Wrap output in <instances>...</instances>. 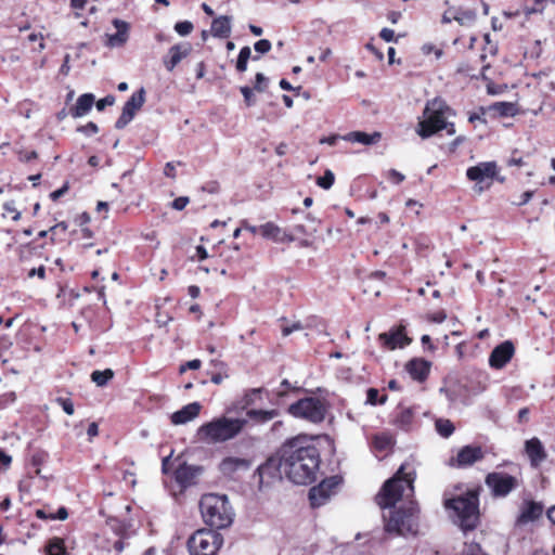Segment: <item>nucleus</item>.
Listing matches in <instances>:
<instances>
[{
	"instance_id": "obj_26",
	"label": "nucleus",
	"mask_w": 555,
	"mask_h": 555,
	"mask_svg": "<svg viewBox=\"0 0 555 555\" xmlns=\"http://www.w3.org/2000/svg\"><path fill=\"white\" fill-rule=\"evenodd\" d=\"M201 411V404L197 402L189 403L188 405L183 406L181 410L175 412L170 420L171 423L175 425L185 424L193 418H195Z\"/></svg>"
},
{
	"instance_id": "obj_11",
	"label": "nucleus",
	"mask_w": 555,
	"mask_h": 555,
	"mask_svg": "<svg viewBox=\"0 0 555 555\" xmlns=\"http://www.w3.org/2000/svg\"><path fill=\"white\" fill-rule=\"evenodd\" d=\"M486 452L481 446L467 444L462 447L455 456L450 459V466L456 468H466L485 459Z\"/></svg>"
},
{
	"instance_id": "obj_18",
	"label": "nucleus",
	"mask_w": 555,
	"mask_h": 555,
	"mask_svg": "<svg viewBox=\"0 0 555 555\" xmlns=\"http://www.w3.org/2000/svg\"><path fill=\"white\" fill-rule=\"evenodd\" d=\"M201 473L199 467L188 465L186 463L180 464L175 473L173 477L176 482L182 488L186 489L193 485H195V479Z\"/></svg>"
},
{
	"instance_id": "obj_27",
	"label": "nucleus",
	"mask_w": 555,
	"mask_h": 555,
	"mask_svg": "<svg viewBox=\"0 0 555 555\" xmlns=\"http://www.w3.org/2000/svg\"><path fill=\"white\" fill-rule=\"evenodd\" d=\"M231 17L222 15L214 18L210 27V33L216 38L227 39L231 35Z\"/></svg>"
},
{
	"instance_id": "obj_31",
	"label": "nucleus",
	"mask_w": 555,
	"mask_h": 555,
	"mask_svg": "<svg viewBox=\"0 0 555 555\" xmlns=\"http://www.w3.org/2000/svg\"><path fill=\"white\" fill-rule=\"evenodd\" d=\"M279 415V411L276 409L272 410H256L250 409L247 410L246 416L255 422L256 424H266Z\"/></svg>"
},
{
	"instance_id": "obj_28",
	"label": "nucleus",
	"mask_w": 555,
	"mask_h": 555,
	"mask_svg": "<svg viewBox=\"0 0 555 555\" xmlns=\"http://www.w3.org/2000/svg\"><path fill=\"white\" fill-rule=\"evenodd\" d=\"M263 388H250L247 389L244 395L237 400L236 409L240 410H250L249 408L254 405L257 401L262 400Z\"/></svg>"
},
{
	"instance_id": "obj_4",
	"label": "nucleus",
	"mask_w": 555,
	"mask_h": 555,
	"mask_svg": "<svg viewBox=\"0 0 555 555\" xmlns=\"http://www.w3.org/2000/svg\"><path fill=\"white\" fill-rule=\"evenodd\" d=\"M246 418L216 417L203 424L197 431L201 440L208 443H220L234 439L246 427Z\"/></svg>"
},
{
	"instance_id": "obj_38",
	"label": "nucleus",
	"mask_w": 555,
	"mask_h": 555,
	"mask_svg": "<svg viewBox=\"0 0 555 555\" xmlns=\"http://www.w3.org/2000/svg\"><path fill=\"white\" fill-rule=\"evenodd\" d=\"M115 373L112 369H105L103 371H93L91 373V380L96 384V386L103 387L105 386L111 379H113Z\"/></svg>"
},
{
	"instance_id": "obj_51",
	"label": "nucleus",
	"mask_w": 555,
	"mask_h": 555,
	"mask_svg": "<svg viewBox=\"0 0 555 555\" xmlns=\"http://www.w3.org/2000/svg\"><path fill=\"white\" fill-rule=\"evenodd\" d=\"M27 40L29 42H38V48L36 49L38 52H41L46 48L42 33H31L28 35Z\"/></svg>"
},
{
	"instance_id": "obj_30",
	"label": "nucleus",
	"mask_w": 555,
	"mask_h": 555,
	"mask_svg": "<svg viewBox=\"0 0 555 555\" xmlns=\"http://www.w3.org/2000/svg\"><path fill=\"white\" fill-rule=\"evenodd\" d=\"M488 111H492L498 114L500 117H514L518 114V107L516 103L513 102H494L489 107Z\"/></svg>"
},
{
	"instance_id": "obj_41",
	"label": "nucleus",
	"mask_w": 555,
	"mask_h": 555,
	"mask_svg": "<svg viewBox=\"0 0 555 555\" xmlns=\"http://www.w3.org/2000/svg\"><path fill=\"white\" fill-rule=\"evenodd\" d=\"M68 224L65 221L59 222L49 229L51 241L54 243L61 241L62 236L66 234Z\"/></svg>"
},
{
	"instance_id": "obj_59",
	"label": "nucleus",
	"mask_w": 555,
	"mask_h": 555,
	"mask_svg": "<svg viewBox=\"0 0 555 555\" xmlns=\"http://www.w3.org/2000/svg\"><path fill=\"white\" fill-rule=\"evenodd\" d=\"M189 203L190 198L188 196H179L171 202V207L176 210H183Z\"/></svg>"
},
{
	"instance_id": "obj_62",
	"label": "nucleus",
	"mask_w": 555,
	"mask_h": 555,
	"mask_svg": "<svg viewBox=\"0 0 555 555\" xmlns=\"http://www.w3.org/2000/svg\"><path fill=\"white\" fill-rule=\"evenodd\" d=\"M201 365H202L201 360L194 359V360L188 361L185 364H182L180 366V372L183 373L186 370H198L201 367Z\"/></svg>"
},
{
	"instance_id": "obj_49",
	"label": "nucleus",
	"mask_w": 555,
	"mask_h": 555,
	"mask_svg": "<svg viewBox=\"0 0 555 555\" xmlns=\"http://www.w3.org/2000/svg\"><path fill=\"white\" fill-rule=\"evenodd\" d=\"M268 78L262 73H257L255 76L254 90L263 92L268 88Z\"/></svg>"
},
{
	"instance_id": "obj_33",
	"label": "nucleus",
	"mask_w": 555,
	"mask_h": 555,
	"mask_svg": "<svg viewBox=\"0 0 555 555\" xmlns=\"http://www.w3.org/2000/svg\"><path fill=\"white\" fill-rule=\"evenodd\" d=\"M259 234L267 240L283 242L282 230L273 222L259 225Z\"/></svg>"
},
{
	"instance_id": "obj_9",
	"label": "nucleus",
	"mask_w": 555,
	"mask_h": 555,
	"mask_svg": "<svg viewBox=\"0 0 555 555\" xmlns=\"http://www.w3.org/2000/svg\"><path fill=\"white\" fill-rule=\"evenodd\" d=\"M448 106L440 105L437 108H430L428 105L424 109V119L418 121L416 132L423 138H429L447 128L446 109Z\"/></svg>"
},
{
	"instance_id": "obj_17",
	"label": "nucleus",
	"mask_w": 555,
	"mask_h": 555,
	"mask_svg": "<svg viewBox=\"0 0 555 555\" xmlns=\"http://www.w3.org/2000/svg\"><path fill=\"white\" fill-rule=\"evenodd\" d=\"M515 354V346L511 340H505L494 347L489 356V365L494 370H502Z\"/></svg>"
},
{
	"instance_id": "obj_55",
	"label": "nucleus",
	"mask_w": 555,
	"mask_h": 555,
	"mask_svg": "<svg viewBox=\"0 0 555 555\" xmlns=\"http://www.w3.org/2000/svg\"><path fill=\"white\" fill-rule=\"evenodd\" d=\"M464 555H487L478 543L465 544Z\"/></svg>"
},
{
	"instance_id": "obj_34",
	"label": "nucleus",
	"mask_w": 555,
	"mask_h": 555,
	"mask_svg": "<svg viewBox=\"0 0 555 555\" xmlns=\"http://www.w3.org/2000/svg\"><path fill=\"white\" fill-rule=\"evenodd\" d=\"M395 440L391 435L382 433L374 435L372 438V446L376 451L385 452L392 448Z\"/></svg>"
},
{
	"instance_id": "obj_12",
	"label": "nucleus",
	"mask_w": 555,
	"mask_h": 555,
	"mask_svg": "<svg viewBox=\"0 0 555 555\" xmlns=\"http://www.w3.org/2000/svg\"><path fill=\"white\" fill-rule=\"evenodd\" d=\"M144 102L145 90L144 88H141L125 103L121 114L115 122V128L124 129L133 119L135 113L141 109Z\"/></svg>"
},
{
	"instance_id": "obj_14",
	"label": "nucleus",
	"mask_w": 555,
	"mask_h": 555,
	"mask_svg": "<svg viewBox=\"0 0 555 555\" xmlns=\"http://www.w3.org/2000/svg\"><path fill=\"white\" fill-rule=\"evenodd\" d=\"M339 481L336 476L322 480L309 491V500L312 507H319L330 499Z\"/></svg>"
},
{
	"instance_id": "obj_23",
	"label": "nucleus",
	"mask_w": 555,
	"mask_h": 555,
	"mask_svg": "<svg viewBox=\"0 0 555 555\" xmlns=\"http://www.w3.org/2000/svg\"><path fill=\"white\" fill-rule=\"evenodd\" d=\"M112 24L117 31L113 35H107L106 46L111 48L125 46L129 39L130 24L120 18H114Z\"/></svg>"
},
{
	"instance_id": "obj_58",
	"label": "nucleus",
	"mask_w": 555,
	"mask_h": 555,
	"mask_svg": "<svg viewBox=\"0 0 555 555\" xmlns=\"http://www.w3.org/2000/svg\"><path fill=\"white\" fill-rule=\"evenodd\" d=\"M487 111H488V108H486L483 106H479L478 112H474V113L469 114L468 121L470 124H475L477 120H480L481 122L486 124V119L481 118V116L485 115Z\"/></svg>"
},
{
	"instance_id": "obj_19",
	"label": "nucleus",
	"mask_w": 555,
	"mask_h": 555,
	"mask_svg": "<svg viewBox=\"0 0 555 555\" xmlns=\"http://www.w3.org/2000/svg\"><path fill=\"white\" fill-rule=\"evenodd\" d=\"M251 462L244 457L228 456L219 464V470L227 477H233L237 472L249 469Z\"/></svg>"
},
{
	"instance_id": "obj_6",
	"label": "nucleus",
	"mask_w": 555,
	"mask_h": 555,
	"mask_svg": "<svg viewBox=\"0 0 555 555\" xmlns=\"http://www.w3.org/2000/svg\"><path fill=\"white\" fill-rule=\"evenodd\" d=\"M414 476L412 473L404 472V465H401L398 472L385 481L376 495V502L382 508L393 507L403 495L404 489L413 490Z\"/></svg>"
},
{
	"instance_id": "obj_7",
	"label": "nucleus",
	"mask_w": 555,
	"mask_h": 555,
	"mask_svg": "<svg viewBox=\"0 0 555 555\" xmlns=\"http://www.w3.org/2000/svg\"><path fill=\"white\" fill-rule=\"evenodd\" d=\"M328 404L319 397H305L292 403L287 413L295 418H301L312 424H321L327 413Z\"/></svg>"
},
{
	"instance_id": "obj_37",
	"label": "nucleus",
	"mask_w": 555,
	"mask_h": 555,
	"mask_svg": "<svg viewBox=\"0 0 555 555\" xmlns=\"http://www.w3.org/2000/svg\"><path fill=\"white\" fill-rule=\"evenodd\" d=\"M483 41H485V44L482 47V52L480 54V60L482 62H485V60L487 59L488 55L495 56L499 51L498 42L493 41L491 39L490 34L483 35Z\"/></svg>"
},
{
	"instance_id": "obj_20",
	"label": "nucleus",
	"mask_w": 555,
	"mask_h": 555,
	"mask_svg": "<svg viewBox=\"0 0 555 555\" xmlns=\"http://www.w3.org/2000/svg\"><path fill=\"white\" fill-rule=\"evenodd\" d=\"M431 363L423 358H414L405 364V370L412 379L423 383L430 373Z\"/></svg>"
},
{
	"instance_id": "obj_43",
	"label": "nucleus",
	"mask_w": 555,
	"mask_h": 555,
	"mask_svg": "<svg viewBox=\"0 0 555 555\" xmlns=\"http://www.w3.org/2000/svg\"><path fill=\"white\" fill-rule=\"evenodd\" d=\"M3 217H11L13 221H18L21 219V211L15 207V203L13 201L5 202L3 204Z\"/></svg>"
},
{
	"instance_id": "obj_16",
	"label": "nucleus",
	"mask_w": 555,
	"mask_h": 555,
	"mask_svg": "<svg viewBox=\"0 0 555 555\" xmlns=\"http://www.w3.org/2000/svg\"><path fill=\"white\" fill-rule=\"evenodd\" d=\"M466 177L468 180L478 183L483 182L486 179H496L500 182H504V178H498V165L495 162H482L469 167L466 170Z\"/></svg>"
},
{
	"instance_id": "obj_47",
	"label": "nucleus",
	"mask_w": 555,
	"mask_h": 555,
	"mask_svg": "<svg viewBox=\"0 0 555 555\" xmlns=\"http://www.w3.org/2000/svg\"><path fill=\"white\" fill-rule=\"evenodd\" d=\"M506 165L508 167H522L526 165L524 158L519 155V151L517 149H514L512 151L511 157L506 160Z\"/></svg>"
},
{
	"instance_id": "obj_45",
	"label": "nucleus",
	"mask_w": 555,
	"mask_h": 555,
	"mask_svg": "<svg viewBox=\"0 0 555 555\" xmlns=\"http://www.w3.org/2000/svg\"><path fill=\"white\" fill-rule=\"evenodd\" d=\"M379 391L376 388H369L366 392V402L376 405L377 403L383 404L386 401V396L382 399H378Z\"/></svg>"
},
{
	"instance_id": "obj_8",
	"label": "nucleus",
	"mask_w": 555,
	"mask_h": 555,
	"mask_svg": "<svg viewBox=\"0 0 555 555\" xmlns=\"http://www.w3.org/2000/svg\"><path fill=\"white\" fill-rule=\"evenodd\" d=\"M222 544V534L206 528L196 530L186 542L190 555H217Z\"/></svg>"
},
{
	"instance_id": "obj_2",
	"label": "nucleus",
	"mask_w": 555,
	"mask_h": 555,
	"mask_svg": "<svg viewBox=\"0 0 555 555\" xmlns=\"http://www.w3.org/2000/svg\"><path fill=\"white\" fill-rule=\"evenodd\" d=\"M481 491V486L477 485L462 494L443 500L444 508L454 512L459 519V526L464 532L475 530L480 522L479 496Z\"/></svg>"
},
{
	"instance_id": "obj_36",
	"label": "nucleus",
	"mask_w": 555,
	"mask_h": 555,
	"mask_svg": "<svg viewBox=\"0 0 555 555\" xmlns=\"http://www.w3.org/2000/svg\"><path fill=\"white\" fill-rule=\"evenodd\" d=\"M249 59H253L254 61H257V60H259V56H257V55L251 56L250 48L248 46H245V47H243L240 50V53H238V56H237L236 63H235V69L238 73L246 72L247 70V63H248Z\"/></svg>"
},
{
	"instance_id": "obj_54",
	"label": "nucleus",
	"mask_w": 555,
	"mask_h": 555,
	"mask_svg": "<svg viewBox=\"0 0 555 555\" xmlns=\"http://www.w3.org/2000/svg\"><path fill=\"white\" fill-rule=\"evenodd\" d=\"M253 90H254V88H250L248 86H243L240 88V91H241L242 95L244 96V101L247 106H251L255 103Z\"/></svg>"
},
{
	"instance_id": "obj_22",
	"label": "nucleus",
	"mask_w": 555,
	"mask_h": 555,
	"mask_svg": "<svg viewBox=\"0 0 555 555\" xmlns=\"http://www.w3.org/2000/svg\"><path fill=\"white\" fill-rule=\"evenodd\" d=\"M544 506L541 502L526 501L516 519L517 525H526L538 520L543 514Z\"/></svg>"
},
{
	"instance_id": "obj_40",
	"label": "nucleus",
	"mask_w": 555,
	"mask_h": 555,
	"mask_svg": "<svg viewBox=\"0 0 555 555\" xmlns=\"http://www.w3.org/2000/svg\"><path fill=\"white\" fill-rule=\"evenodd\" d=\"M23 279L24 280H33L37 278L40 281L47 279V268L43 264L31 268H23Z\"/></svg>"
},
{
	"instance_id": "obj_35",
	"label": "nucleus",
	"mask_w": 555,
	"mask_h": 555,
	"mask_svg": "<svg viewBox=\"0 0 555 555\" xmlns=\"http://www.w3.org/2000/svg\"><path fill=\"white\" fill-rule=\"evenodd\" d=\"M47 555H67L65 541L62 538L53 537L49 539L46 545Z\"/></svg>"
},
{
	"instance_id": "obj_42",
	"label": "nucleus",
	"mask_w": 555,
	"mask_h": 555,
	"mask_svg": "<svg viewBox=\"0 0 555 555\" xmlns=\"http://www.w3.org/2000/svg\"><path fill=\"white\" fill-rule=\"evenodd\" d=\"M334 182L335 176L331 170H326L323 176L317 179V184L324 190L331 189Z\"/></svg>"
},
{
	"instance_id": "obj_29",
	"label": "nucleus",
	"mask_w": 555,
	"mask_h": 555,
	"mask_svg": "<svg viewBox=\"0 0 555 555\" xmlns=\"http://www.w3.org/2000/svg\"><path fill=\"white\" fill-rule=\"evenodd\" d=\"M415 417V411L412 408H400L393 424L403 430H410Z\"/></svg>"
},
{
	"instance_id": "obj_39",
	"label": "nucleus",
	"mask_w": 555,
	"mask_h": 555,
	"mask_svg": "<svg viewBox=\"0 0 555 555\" xmlns=\"http://www.w3.org/2000/svg\"><path fill=\"white\" fill-rule=\"evenodd\" d=\"M435 428L437 433L443 438H449L451 435H453L455 430V426L453 425V423L447 418L436 420Z\"/></svg>"
},
{
	"instance_id": "obj_48",
	"label": "nucleus",
	"mask_w": 555,
	"mask_h": 555,
	"mask_svg": "<svg viewBox=\"0 0 555 555\" xmlns=\"http://www.w3.org/2000/svg\"><path fill=\"white\" fill-rule=\"evenodd\" d=\"M193 28H194L193 24L189 21L178 22L175 25V30L180 36H188L189 34L192 33Z\"/></svg>"
},
{
	"instance_id": "obj_3",
	"label": "nucleus",
	"mask_w": 555,
	"mask_h": 555,
	"mask_svg": "<svg viewBox=\"0 0 555 555\" xmlns=\"http://www.w3.org/2000/svg\"><path fill=\"white\" fill-rule=\"evenodd\" d=\"M199 511L204 522L210 528L223 529L233 521V509L227 495L204 494L199 501Z\"/></svg>"
},
{
	"instance_id": "obj_13",
	"label": "nucleus",
	"mask_w": 555,
	"mask_h": 555,
	"mask_svg": "<svg viewBox=\"0 0 555 555\" xmlns=\"http://www.w3.org/2000/svg\"><path fill=\"white\" fill-rule=\"evenodd\" d=\"M378 341L386 350H395L409 346L412 339L406 335L405 326L400 324L378 335Z\"/></svg>"
},
{
	"instance_id": "obj_44",
	"label": "nucleus",
	"mask_w": 555,
	"mask_h": 555,
	"mask_svg": "<svg viewBox=\"0 0 555 555\" xmlns=\"http://www.w3.org/2000/svg\"><path fill=\"white\" fill-rule=\"evenodd\" d=\"M548 2H550L548 0H533V3L530 8L526 7L525 13L526 14L542 13L545 10Z\"/></svg>"
},
{
	"instance_id": "obj_21",
	"label": "nucleus",
	"mask_w": 555,
	"mask_h": 555,
	"mask_svg": "<svg viewBox=\"0 0 555 555\" xmlns=\"http://www.w3.org/2000/svg\"><path fill=\"white\" fill-rule=\"evenodd\" d=\"M525 452L532 467H539L547 456L541 440L537 437L526 440Z\"/></svg>"
},
{
	"instance_id": "obj_46",
	"label": "nucleus",
	"mask_w": 555,
	"mask_h": 555,
	"mask_svg": "<svg viewBox=\"0 0 555 555\" xmlns=\"http://www.w3.org/2000/svg\"><path fill=\"white\" fill-rule=\"evenodd\" d=\"M55 402L62 406L63 411L67 414V415H73L75 413V408H74V403L72 401L70 398H63V397H57L55 398Z\"/></svg>"
},
{
	"instance_id": "obj_61",
	"label": "nucleus",
	"mask_w": 555,
	"mask_h": 555,
	"mask_svg": "<svg viewBox=\"0 0 555 555\" xmlns=\"http://www.w3.org/2000/svg\"><path fill=\"white\" fill-rule=\"evenodd\" d=\"M114 103H115V96L108 94L105 98L100 99L95 103V106H96L98 111H103L106 106H112Z\"/></svg>"
},
{
	"instance_id": "obj_53",
	"label": "nucleus",
	"mask_w": 555,
	"mask_h": 555,
	"mask_svg": "<svg viewBox=\"0 0 555 555\" xmlns=\"http://www.w3.org/2000/svg\"><path fill=\"white\" fill-rule=\"evenodd\" d=\"M77 131L85 133L86 135H93L99 132V127L93 121H88L86 125L77 128Z\"/></svg>"
},
{
	"instance_id": "obj_5",
	"label": "nucleus",
	"mask_w": 555,
	"mask_h": 555,
	"mask_svg": "<svg viewBox=\"0 0 555 555\" xmlns=\"http://www.w3.org/2000/svg\"><path fill=\"white\" fill-rule=\"evenodd\" d=\"M418 514L420 507L413 501L390 511L385 522L386 532L396 535H415L418 530Z\"/></svg>"
},
{
	"instance_id": "obj_15",
	"label": "nucleus",
	"mask_w": 555,
	"mask_h": 555,
	"mask_svg": "<svg viewBox=\"0 0 555 555\" xmlns=\"http://www.w3.org/2000/svg\"><path fill=\"white\" fill-rule=\"evenodd\" d=\"M281 470L283 469L282 465L280 464V457L268 459L263 464H261L257 468L255 474V477H258L259 488L261 489L263 487L270 486L275 480H280L282 478Z\"/></svg>"
},
{
	"instance_id": "obj_56",
	"label": "nucleus",
	"mask_w": 555,
	"mask_h": 555,
	"mask_svg": "<svg viewBox=\"0 0 555 555\" xmlns=\"http://www.w3.org/2000/svg\"><path fill=\"white\" fill-rule=\"evenodd\" d=\"M476 14L474 11L467 10V11H461L456 15L453 16V20L459 22L460 24H464L465 21H473L475 20Z\"/></svg>"
},
{
	"instance_id": "obj_50",
	"label": "nucleus",
	"mask_w": 555,
	"mask_h": 555,
	"mask_svg": "<svg viewBox=\"0 0 555 555\" xmlns=\"http://www.w3.org/2000/svg\"><path fill=\"white\" fill-rule=\"evenodd\" d=\"M17 158L22 163H29L38 158V153L34 150H21L17 152Z\"/></svg>"
},
{
	"instance_id": "obj_25",
	"label": "nucleus",
	"mask_w": 555,
	"mask_h": 555,
	"mask_svg": "<svg viewBox=\"0 0 555 555\" xmlns=\"http://www.w3.org/2000/svg\"><path fill=\"white\" fill-rule=\"evenodd\" d=\"M95 103V96L92 93L81 94L75 105H73L68 113L73 118H80L87 115Z\"/></svg>"
},
{
	"instance_id": "obj_63",
	"label": "nucleus",
	"mask_w": 555,
	"mask_h": 555,
	"mask_svg": "<svg viewBox=\"0 0 555 555\" xmlns=\"http://www.w3.org/2000/svg\"><path fill=\"white\" fill-rule=\"evenodd\" d=\"M379 37L386 42L397 41L395 38V31L390 28H383L379 33Z\"/></svg>"
},
{
	"instance_id": "obj_32",
	"label": "nucleus",
	"mask_w": 555,
	"mask_h": 555,
	"mask_svg": "<svg viewBox=\"0 0 555 555\" xmlns=\"http://www.w3.org/2000/svg\"><path fill=\"white\" fill-rule=\"evenodd\" d=\"M382 138L380 132H373L371 134L363 131H352L347 134L346 140L350 142H358L364 145L377 143Z\"/></svg>"
},
{
	"instance_id": "obj_57",
	"label": "nucleus",
	"mask_w": 555,
	"mask_h": 555,
	"mask_svg": "<svg viewBox=\"0 0 555 555\" xmlns=\"http://www.w3.org/2000/svg\"><path fill=\"white\" fill-rule=\"evenodd\" d=\"M254 48L256 52L264 54L271 50V42L268 39H260L255 42Z\"/></svg>"
},
{
	"instance_id": "obj_64",
	"label": "nucleus",
	"mask_w": 555,
	"mask_h": 555,
	"mask_svg": "<svg viewBox=\"0 0 555 555\" xmlns=\"http://www.w3.org/2000/svg\"><path fill=\"white\" fill-rule=\"evenodd\" d=\"M12 463V457L0 449V468L7 469Z\"/></svg>"
},
{
	"instance_id": "obj_10",
	"label": "nucleus",
	"mask_w": 555,
	"mask_h": 555,
	"mask_svg": "<svg viewBox=\"0 0 555 555\" xmlns=\"http://www.w3.org/2000/svg\"><path fill=\"white\" fill-rule=\"evenodd\" d=\"M485 483L490 489L493 498H505L519 487L517 477L504 472L487 474Z\"/></svg>"
},
{
	"instance_id": "obj_1",
	"label": "nucleus",
	"mask_w": 555,
	"mask_h": 555,
	"mask_svg": "<svg viewBox=\"0 0 555 555\" xmlns=\"http://www.w3.org/2000/svg\"><path fill=\"white\" fill-rule=\"evenodd\" d=\"M278 454L282 469L292 482L310 485L317 480L321 457L312 437L298 435L287 439Z\"/></svg>"
},
{
	"instance_id": "obj_52",
	"label": "nucleus",
	"mask_w": 555,
	"mask_h": 555,
	"mask_svg": "<svg viewBox=\"0 0 555 555\" xmlns=\"http://www.w3.org/2000/svg\"><path fill=\"white\" fill-rule=\"evenodd\" d=\"M387 179L393 184H401L405 180V176L396 169L387 171Z\"/></svg>"
},
{
	"instance_id": "obj_24",
	"label": "nucleus",
	"mask_w": 555,
	"mask_h": 555,
	"mask_svg": "<svg viewBox=\"0 0 555 555\" xmlns=\"http://www.w3.org/2000/svg\"><path fill=\"white\" fill-rule=\"evenodd\" d=\"M192 50L189 42L172 46L168 51V56L164 59V65L168 72H172L175 67L186 57Z\"/></svg>"
},
{
	"instance_id": "obj_60",
	"label": "nucleus",
	"mask_w": 555,
	"mask_h": 555,
	"mask_svg": "<svg viewBox=\"0 0 555 555\" xmlns=\"http://www.w3.org/2000/svg\"><path fill=\"white\" fill-rule=\"evenodd\" d=\"M69 190V182L66 181L60 189L53 191L50 193V198L53 202H56L59 198H61L63 195H65Z\"/></svg>"
}]
</instances>
